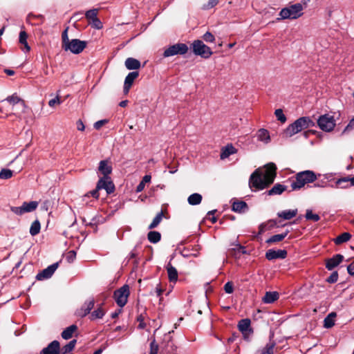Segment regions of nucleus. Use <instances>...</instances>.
I'll list each match as a JSON object with an SVG mask.
<instances>
[{
  "label": "nucleus",
  "instance_id": "obj_43",
  "mask_svg": "<svg viewBox=\"0 0 354 354\" xmlns=\"http://www.w3.org/2000/svg\"><path fill=\"white\" fill-rule=\"evenodd\" d=\"M139 73L138 71H133L129 73L124 80L125 84L133 85L134 80L138 77Z\"/></svg>",
  "mask_w": 354,
  "mask_h": 354
},
{
  "label": "nucleus",
  "instance_id": "obj_24",
  "mask_svg": "<svg viewBox=\"0 0 354 354\" xmlns=\"http://www.w3.org/2000/svg\"><path fill=\"white\" fill-rule=\"evenodd\" d=\"M336 185L341 189H346L349 186H354V176L341 178L336 181Z\"/></svg>",
  "mask_w": 354,
  "mask_h": 354
},
{
  "label": "nucleus",
  "instance_id": "obj_62",
  "mask_svg": "<svg viewBox=\"0 0 354 354\" xmlns=\"http://www.w3.org/2000/svg\"><path fill=\"white\" fill-rule=\"evenodd\" d=\"M151 177L150 175H145L142 180H141L142 183H143L145 185L147 183H149L151 181Z\"/></svg>",
  "mask_w": 354,
  "mask_h": 354
},
{
  "label": "nucleus",
  "instance_id": "obj_55",
  "mask_svg": "<svg viewBox=\"0 0 354 354\" xmlns=\"http://www.w3.org/2000/svg\"><path fill=\"white\" fill-rule=\"evenodd\" d=\"M354 129V118L349 122L347 126L344 128L342 134Z\"/></svg>",
  "mask_w": 354,
  "mask_h": 354
},
{
  "label": "nucleus",
  "instance_id": "obj_23",
  "mask_svg": "<svg viewBox=\"0 0 354 354\" xmlns=\"http://www.w3.org/2000/svg\"><path fill=\"white\" fill-rule=\"evenodd\" d=\"M275 349V342L270 340L264 347L261 349H259L255 354H274Z\"/></svg>",
  "mask_w": 354,
  "mask_h": 354
},
{
  "label": "nucleus",
  "instance_id": "obj_63",
  "mask_svg": "<svg viewBox=\"0 0 354 354\" xmlns=\"http://www.w3.org/2000/svg\"><path fill=\"white\" fill-rule=\"evenodd\" d=\"M225 219H229V220H231V221H234V220H235V216H233V215H225L223 216V218L221 220L220 223H223V220H225Z\"/></svg>",
  "mask_w": 354,
  "mask_h": 354
},
{
  "label": "nucleus",
  "instance_id": "obj_51",
  "mask_svg": "<svg viewBox=\"0 0 354 354\" xmlns=\"http://www.w3.org/2000/svg\"><path fill=\"white\" fill-rule=\"evenodd\" d=\"M219 0H209L207 4L203 6V9L208 10L214 8L218 3Z\"/></svg>",
  "mask_w": 354,
  "mask_h": 354
},
{
  "label": "nucleus",
  "instance_id": "obj_64",
  "mask_svg": "<svg viewBox=\"0 0 354 354\" xmlns=\"http://www.w3.org/2000/svg\"><path fill=\"white\" fill-rule=\"evenodd\" d=\"M122 313V309H118L116 311H115L114 313H113L111 314V317L113 319H115L118 317V315Z\"/></svg>",
  "mask_w": 354,
  "mask_h": 354
},
{
  "label": "nucleus",
  "instance_id": "obj_3",
  "mask_svg": "<svg viewBox=\"0 0 354 354\" xmlns=\"http://www.w3.org/2000/svg\"><path fill=\"white\" fill-rule=\"evenodd\" d=\"M291 183L292 190H299L306 184L315 182L317 179L316 174L311 170L298 172L292 177Z\"/></svg>",
  "mask_w": 354,
  "mask_h": 354
},
{
  "label": "nucleus",
  "instance_id": "obj_14",
  "mask_svg": "<svg viewBox=\"0 0 354 354\" xmlns=\"http://www.w3.org/2000/svg\"><path fill=\"white\" fill-rule=\"evenodd\" d=\"M38 205L37 201L24 202L21 207H11V211L17 215H22L26 212H33Z\"/></svg>",
  "mask_w": 354,
  "mask_h": 354
},
{
  "label": "nucleus",
  "instance_id": "obj_1",
  "mask_svg": "<svg viewBox=\"0 0 354 354\" xmlns=\"http://www.w3.org/2000/svg\"><path fill=\"white\" fill-rule=\"evenodd\" d=\"M277 167L273 162L266 164L263 170L261 168L255 169L250 176V187L255 190H263L269 187L277 176Z\"/></svg>",
  "mask_w": 354,
  "mask_h": 354
},
{
  "label": "nucleus",
  "instance_id": "obj_8",
  "mask_svg": "<svg viewBox=\"0 0 354 354\" xmlns=\"http://www.w3.org/2000/svg\"><path fill=\"white\" fill-rule=\"evenodd\" d=\"M129 295V286L127 284H124L121 288L114 291L113 299H115L118 306L120 308H122L127 304Z\"/></svg>",
  "mask_w": 354,
  "mask_h": 354
},
{
  "label": "nucleus",
  "instance_id": "obj_19",
  "mask_svg": "<svg viewBox=\"0 0 354 354\" xmlns=\"http://www.w3.org/2000/svg\"><path fill=\"white\" fill-rule=\"evenodd\" d=\"M287 254L288 252L285 250H274L270 249L266 252V258L269 261H272L277 259H283L286 258Z\"/></svg>",
  "mask_w": 354,
  "mask_h": 354
},
{
  "label": "nucleus",
  "instance_id": "obj_15",
  "mask_svg": "<svg viewBox=\"0 0 354 354\" xmlns=\"http://www.w3.org/2000/svg\"><path fill=\"white\" fill-rule=\"evenodd\" d=\"M58 266V262L53 263L52 265L48 266L46 268L44 269L41 272H39L36 276V279L37 280H44L50 278L55 270L57 269Z\"/></svg>",
  "mask_w": 354,
  "mask_h": 354
},
{
  "label": "nucleus",
  "instance_id": "obj_34",
  "mask_svg": "<svg viewBox=\"0 0 354 354\" xmlns=\"http://www.w3.org/2000/svg\"><path fill=\"white\" fill-rule=\"evenodd\" d=\"M336 315V313L332 312L325 317L324 320V326L326 328H330L335 325V318Z\"/></svg>",
  "mask_w": 354,
  "mask_h": 354
},
{
  "label": "nucleus",
  "instance_id": "obj_38",
  "mask_svg": "<svg viewBox=\"0 0 354 354\" xmlns=\"http://www.w3.org/2000/svg\"><path fill=\"white\" fill-rule=\"evenodd\" d=\"M27 39H28V34L26 33V32L25 30H21L19 32V42L21 44L24 45V49H26V51H30V47L27 42Z\"/></svg>",
  "mask_w": 354,
  "mask_h": 354
},
{
  "label": "nucleus",
  "instance_id": "obj_6",
  "mask_svg": "<svg viewBox=\"0 0 354 354\" xmlns=\"http://www.w3.org/2000/svg\"><path fill=\"white\" fill-rule=\"evenodd\" d=\"M303 6L299 3H295L290 5L288 7L283 8L279 12L280 18H278V20L280 19H295L300 17L302 15Z\"/></svg>",
  "mask_w": 354,
  "mask_h": 354
},
{
  "label": "nucleus",
  "instance_id": "obj_56",
  "mask_svg": "<svg viewBox=\"0 0 354 354\" xmlns=\"http://www.w3.org/2000/svg\"><path fill=\"white\" fill-rule=\"evenodd\" d=\"M60 103H61V101H60L59 97H56L49 100L48 105L50 107H53V106H55L57 104H59Z\"/></svg>",
  "mask_w": 354,
  "mask_h": 354
},
{
  "label": "nucleus",
  "instance_id": "obj_10",
  "mask_svg": "<svg viewBox=\"0 0 354 354\" xmlns=\"http://www.w3.org/2000/svg\"><path fill=\"white\" fill-rule=\"evenodd\" d=\"M98 171L103 175L99 180L104 181L109 187V183L114 184L109 175L112 172V167L108 160H101L99 163Z\"/></svg>",
  "mask_w": 354,
  "mask_h": 354
},
{
  "label": "nucleus",
  "instance_id": "obj_32",
  "mask_svg": "<svg viewBox=\"0 0 354 354\" xmlns=\"http://www.w3.org/2000/svg\"><path fill=\"white\" fill-rule=\"evenodd\" d=\"M297 214V209H287L282 212H278L277 216L284 220H290Z\"/></svg>",
  "mask_w": 354,
  "mask_h": 354
},
{
  "label": "nucleus",
  "instance_id": "obj_33",
  "mask_svg": "<svg viewBox=\"0 0 354 354\" xmlns=\"http://www.w3.org/2000/svg\"><path fill=\"white\" fill-rule=\"evenodd\" d=\"M77 330V326L75 324L71 325L70 326L65 328L61 335L64 339H69L73 337L74 332Z\"/></svg>",
  "mask_w": 354,
  "mask_h": 354
},
{
  "label": "nucleus",
  "instance_id": "obj_27",
  "mask_svg": "<svg viewBox=\"0 0 354 354\" xmlns=\"http://www.w3.org/2000/svg\"><path fill=\"white\" fill-rule=\"evenodd\" d=\"M228 253L235 258H240L241 254H248L245 247L241 245H237L236 248L230 249Z\"/></svg>",
  "mask_w": 354,
  "mask_h": 354
},
{
  "label": "nucleus",
  "instance_id": "obj_52",
  "mask_svg": "<svg viewBox=\"0 0 354 354\" xmlns=\"http://www.w3.org/2000/svg\"><path fill=\"white\" fill-rule=\"evenodd\" d=\"M224 290L226 293L231 294L233 292L234 287L232 281H228L224 285Z\"/></svg>",
  "mask_w": 354,
  "mask_h": 354
},
{
  "label": "nucleus",
  "instance_id": "obj_16",
  "mask_svg": "<svg viewBox=\"0 0 354 354\" xmlns=\"http://www.w3.org/2000/svg\"><path fill=\"white\" fill-rule=\"evenodd\" d=\"M94 305L95 301L93 299L85 301L82 306L76 310L75 315L80 317H84L91 313V310L93 308Z\"/></svg>",
  "mask_w": 354,
  "mask_h": 354
},
{
  "label": "nucleus",
  "instance_id": "obj_7",
  "mask_svg": "<svg viewBox=\"0 0 354 354\" xmlns=\"http://www.w3.org/2000/svg\"><path fill=\"white\" fill-rule=\"evenodd\" d=\"M192 52L194 55L204 59H208L213 54L211 48L205 45L201 40L196 39L192 44Z\"/></svg>",
  "mask_w": 354,
  "mask_h": 354
},
{
  "label": "nucleus",
  "instance_id": "obj_57",
  "mask_svg": "<svg viewBox=\"0 0 354 354\" xmlns=\"http://www.w3.org/2000/svg\"><path fill=\"white\" fill-rule=\"evenodd\" d=\"M76 257V252L74 250H71L68 252L67 258L69 261H72Z\"/></svg>",
  "mask_w": 354,
  "mask_h": 354
},
{
  "label": "nucleus",
  "instance_id": "obj_5",
  "mask_svg": "<svg viewBox=\"0 0 354 354\" xmlns=\"http://www.w3.org/2000/svg\"><path fill=\"white\" fill-rule=\"evenodd\" d=\"M7 102L8 105L11 106V112L17 117L25 112L26 105L25 101L20 98L16 93L8 96L6 100L1 102Z\"/></svg>",
  "mask_w": 354,
  "mask_h": 354
},
{
  "label": "nucleus",
  "instance_id": "obj_39",
  "mask_svg": "<svg viewBox=\"0 0 354 354\" xmlns=\"http://www.w3.org/2000/svg\"><path fill=\"white\" fill-rule=\"evenodd\" d=\"M147 239L151 243H157L161 239V234L158 231H150L147 234Z\"/></svg>",
  "mask_w": 354,
  "mask_h": 354
},
{
  "label": "nucleus",
  "instance_id": "obj_21",
  "mask_svg": "<svg viewBox=\"0 0 354 354\" xmlns=\"http://www.w3.org/2000/svg\"><path fill=\"white\" fill-rule=\"evenodd\" d=\"M232 210L240 214L244 213L248 210V205L245 201L234 200L232 204Z\"/></svg>",
  "mask_w": 354,
  "mask_h": 354
},
{
  "label": "nucleus",
  "instance_id": "obj_11",
  "mask_svg": "<svg viewBox=\"0 0 354 354\" xmlns=\"http://www.w3.org/2000/svg\"><path fill=\"white\" fill-rule=\"evenodd\" d=\"M188 46L183 43H177L165 50L163 53L164 57L174 56L176 55H185L188 52Z\"/></svg>",
  "mask_w": 354,
  "mask_h": 354
},
{
  "label": "nucleus",
  "instance_id": "obj_22",
  "mask_svg": "<svg viewBox=\"0 0 354 354\" xmlns=\"http://www.w3.org/2000/svg\"><path fill=\"white\" fill-rule=\"evenodd\" d=\"M166 270L169 281L172 283H176L178 278V273L176 268L171 265V262H169L166 266Z\"/></svg>",
  "mask_w": 354,
  "mask_h": 354
},
{
  "label": "nucleus",
  "instance_id": "obj_42",
  "mask_svg": "<svg viewBox=\"0 0 354 354\" xmlns=\"http://www.w3.org/2000/svg\"><path fill=\"white\" fill-rule=\"evenodd\" d=\"M41 224L38 220L33 221L30 227V234L32 236H36L40 232Z\"/></svg>",
  "mask_w": 354,
  "mask_h": 354
},
{
  "label": "nucleus",
  "instance_id": "obj_2",
  "mask_svg": "<svg viewBox=\"0 0 354 354\" xmlns=\"http://www.w3.org/2000/svg\"><path fill=\"white\" fill-rule=\"evenodd\" d=\"M69 27L67 26L62 33V48L65 51H71L74 54H80L87 46V42L78 39H69L68 30Z\"/></svg>",
  "mask_w": 354,
  "mask_h": 354
},
{
  "label": "nucleus",
  "instance_id": "obj_18",
  "mask_svg": "<svg viewBox=\"0 0 354 354\" xmlns=\"http://www.w3.org/2000/svg\"><path fill=\"white\" fill-rule=\"evenodd\" d=\"M39 354H60V343L57 340H53Z\"/></svg>",
  "mask_w": 354,
  "mask_h": 354
},
{
  "label": "nucleus",
  "instance_id": "obj_47",
  "mask_svg": "<svg viewBox=\"0 0 354 354\" xmlns=\"http://www.w3.org/2000/svg\"><path fill=\"white\" fill-rule=\"evenodd\" d=\"M274 114L277 118V120H279L281 123H285L286 121V117L283 114L282 109H278L275 110Z\"/></svg>",
  "mask_w": 354,
  "mask_h": 354
},
{
  "label": "nucleus",
  "instance_id": "obj_25",
  "mask_svg": "<svg viewBox=\"0 0 354 354\" xmlns=\"http://www.w3.org/2000/svg\"><path fill=\"white\" fill-rule=\"evenodd\" d=\"M287 189V187L280 183L275 184L270 189L266 191L265 194L268 196L280 195Z\"/></svg>",
  "mask_w": 354,
  "mask_h": 354
},
{
  "label": "nucleus",
  "instance_id": "obj_30",
  "mask_svg": "<svg viewBox=\"0 0 354 354\" xmlns=\"http://www.w3.org/2000/svg\"><path fill=\"white\" fill-rule=\"evenodd\" d=\"M236 152V148L232 145L228 144L221 150V159L223 160L228 158L230 155L234 154Z\"/></svg>",
  "mask_w": 354,
  "mask_h": 354
},
{
  "label": "nucleus",
  "instance_id": "obj_29",
  "mask_svg": "<svg viewBox=\"0 0 354 354\" xmlns=\"http://www.w3.org/2000/svg\"><path fill=\"white\" fill-rule=\"evenodd\" d=\"M125 66L129 70H137L140 68V62L135 58L129 57L125 60Z\"/></svg>",
  "mask_w": 354,
  "mask_h": 354
},
{
  "label": "nucleus",
  "instance_id": "obj_40",
  "mask_svg": "<svg viewBox=\"0 0 354 354\" xmlns=\"http://www.w3.org/2000/svg\"><path fill=\"white\" fill-rule=\"evenodd\" d=\"M202 196L200 194L194 193L191 194L188 198L187 201L189 205H196L201 203L202 201Z\"/></svg>",
  "mask_w": 354,
  "mask_h": 354
},
{
  "label": "nucleus",
  "instance_id": "obj_44",
  "mask_svg": "<svg viewBox=\"0 0 354 354\" xmlns=\"http://www.w3.org/2000/svg\"><path fill=\"white\" fill-rule=\"evenodd\" d=\"M305 218L306 220H310L315 222L320 220V216L317 214H313L311 209L306 210Z\"/></svg>",
  "mask_w": 354,
  "mask_h": 354
},
{
  "label": "nucleus",
  "instance_id": "obj_61",
  "mask_svg": "<svg viewBox=\"0 0 354 354\" xmlns=\"http://www.w3.org/2000/svg\"><path fill=\"white\" fill-rule=\"evenodd\" d=\"M164 289H162L161 287H160V286L158 285L156 288V295L157 297H160L161 295L162 294V292H164Z\"/></svg>",
  "mask_w": 354,
  "mask_h": 354
},
{
  "label": "nucleus",
  "instance_id": "obj_50",
  "mask_svg": "<svg viewBox=\"0 0 354 354\" xmlns=\"http://www.w3.org/2000/svg\"><path fill=\"white\" fill-rule=\"evenodd\" d=\"M203 39L206 42H214L215 40V37L210 32H206L203 35Z\"/></svg>",
  "mask_w": 354,
  "mask_h": 354
},
{
  "label": "nucleus",
  "instance_id": "obj_13",
  "mask_svg": "<svg viewBox=\"0 0 354 354\" xmlns=\"http://www.w3.org/2000/svg\"><path fill=\"white\" fill-rule=\"evenodd\" d=\"M98 9L93 8L87 10L85 13V17L88 20V24L97 30L102 29L103 26L102 23L97 17Z\"/></svg>",
  "mask_w": 354,
  "mask_h": 354
},
{
  "label": "nucleus",
  "instance_id": "obj_46",
  "mask_svg": "<svg viewBox=\"0 0 354 354\" xmlns=\"http://www.w3.org/2000/svg\"><path fill=\"white\" fill-rule=\"evenodd\" d=\"M13 175V171L9 169H2L0 171V178L9 179Z\"/></svg>",
  "mask_w": 354,
  "mask_h": 354
},
{
  "label": "nucleus",
  "instance_id": "obj_9",
  "mask_svg": "<svg viewBox=\"0 0 354 354\" xmlns=\"http://www.w3.org/2000/svg\"><path fill=\"white\" fill-rule=\"evenodd\" d=\"M105 189L107 194H113L115 192V187L114 184L109 183V187L107 185H105L104 181L102 180H98L96 187L95 189L87 192L84 197L89 198L91 196L93 197L95 199H98L100 196L99 191L100 189Z\"/></svg>",
  "mask_w": 354,
  "mask_h": 354
},
{
  "label": "nucleus",
  "instance_id": "obj_54",
  "mask_svg": "<svg viewBox=\"0 0 354 354\" xmlns=\"http://www.w3.org/2000/svg\"><path fill=\"white\" fill-rule=\"evenodd\" d=\"M108 122L107 120H98L96 122L94 123V128L97 130L100 129L103 125L106 124Z\"/></svg>",
  "mask_w": 354,
  "mask_h": 354
},
{
  "label": "nucleus",
  "instance_id": "obj_59",
  "mask_svg": "<svg viewBox=\"0 0 354 354\" xmlns=\"http://www.w3.org/2000/svg\"><path fill=\"white\" fill-rule=\"evenodd\" d=\"M77 128L79 131H84L85 129L84 124L81 120L77 122Z\"/></svg>",
  "mask_w": 354,
  "mask_h": 354
},
{
  "label": "nucleus",
  "instance_id": "obj_60",
  "mask_svg": "<svg viewBox=\"0 0 354 354\" xmlns=\"http://www.w3.org/2000/svg\"><path fill=\"white\" fill-rule=\"evenodd\" d=\"M145 185L143 183L140 182L136 187V192L138 193V192H142L145 189Z\"/></svg>",
  "mask_w": 354,
  "mask_h": 354
},
{
  "label": "nucleus",
  "instance_id": "obj_41",
  "mask_svg": "<svg viewBox=\"0 0 354 354\" xmlns=\"http://www.w3.org/2000/svg\"><path fill=\"white\" fill-rule=\"evenodd\" d=\"M258 139L261 141L268 142L270 140V133L268 130L261 129L257 133Z\"/></svg>",
  "mask_w": 354,
  "mask_h": 354
},
{
  "label": "nucleus",
  "instance_id": "obj_20",
  "mask_svg": "<svg viewBox=\"0 0 354 354\" xmlns=\"http://www.w3.org/2000/svg\"><path fill=\"white\" fill-rule=\"evenodd\" d=\"M250 324L251 322L250 319H243L239 321L238 328L244 336L250 335L253 333V330L250 327Z\"/></svg>",
  "mask_w": 354,
  "mask_h": 354
},
{
  "label": "nucleus",
  "instance_id": "obj_45",
  "mask_svg": "<svg viewBox=\"0 0 354 354\" xmlns=\"http://www.w3.org/2000/svg\"><path fill=\"white\" fill-rule=\"evenodd\" d=\"M284 239V236L281 234H274L270 238L266 240V243L272 244L278 242H281Z\"/></svg>",
  "mask_w": 354,
  "mask_h": 354
},
{
  "label": "nucleus",
  "instance_id": "obj_26",
  "mask_svg": "<svg viewBox=\"0 0 354 354\" xmlns=\"http://www.w3.org/2000/svg\"><path fill=\"white\" fill-rule=\"evenodd\" d=\"M277 225V221L274 219H270L267 222L262 223L259 226L258 234H262L267 230H270Z\"/></svg>",
  "mask_w": 354,
  "mask_h": 354
},
{
  "label": "nucleus",
  "instance_id": "obj_17",
  "mask_svg": "<svg viewBox=\"0 0 354 354\" xmlns=\"http://www.w3.org/2000/svg\"><path fill=\"white\" fill-rule=\"evenodd\" d=\"M344 257L342 254H337L330 259H326V268L328 270H332L339 266L344 260Z\"/></svg>",
  "mask_w": 354,
  "mask_h": 354
},
{
  "label": "nucleus",
  "instance_id": "obj_4",
  "mask_svg": "<svg viewBox=\"0 0 354 354\" xmlns=\"http://www.w3.org/2000/svg\"><path fill=\"white\" fill-rule=\"evenodd\" d=\"M315 125V122L309 117H301L290 124L283 131V136L289 138L301 131L303 129L314 127Z\"/></svg>",
  "mask_w": 354,
  "mask_h": 354
},
{
  "label": "nucleus",
  "instance_id": "obj_35",
  "mask_svg": "<svg viewBox=\"0 0 354 354\" xmlns=\"http://www.w3.org/2000/svg\"><path fill=\"white\" fill-rule=\"evenodd\" d=\"M103 304H101L100 306L91 313L89 319L94 320L96 319H101L105 314V311L102 308Z\"/></svg>",
  "mask_w": 354,
  "mask_h": 354
},
{
  "label": "nucleus",
  "instance_id": "obj_48",
  "mask_svg": "<svg viewBox=\"0 0 354 354\" xmlns=\"http://www.w3.org/2000/svg\"><path fill=\"white\" fill-rule=\"evenodd\" d=\"M337 279H338V272H337V271H334L326 279V281L329 283H334L337 281Z\"/></svg>",
  "mask_w": 354,
  "mask_h": 354
},
{
  "label": "nucleus",
  "instance_id": "obj_49",
  "mask_svg": "<svg viewBox=\"0 0 354 354\" xmlns=\"http://www.w3.org/2000/svg\"><path fill=\"white\" fill-rule=\"evenodd\" d=\"M158 344H156V340L153 339L150 344V354H158Z\"/></svg>",
  "mask_w": 354,
  "mask_h": 354
},
{
  "label": "nucleus",
  "instance_id": "obj_37",
  "mask_svg": "<svg viewBox=\"0 0 354 354\" xmlns=\"http://www.w3.org/2000/svg\"><path fill=\"white\" fill-rule=\"evenodd\" d=\"M351 238V234L348 232H344L337 236L334 242L336 245H340L345 242L348 241Z\"/></svg>",
  "mask_w": 354,
  "mask_h": 354
},
{
  "label": "nucleus",
  "instance_id": "obj_53",
  "mask_svg": "<svg viewBox=\"0 0 354 354\" xmlns=\"http://www.w3.org/2000/svg\"><path fill=\"white\" fill-rule=\"evenodd\" d=\"M145 317L142 314H140L137 317V321L139 322L138 328L143 329L146 327V324L144 322Z\"/></svg>",
  "mask_w": 354,
  "mask_h": 354
},
{
  "label": "nucleus",
  "instance_id": "obj_12",
  "mask_svg": "<svg viewBox=\"0 0 354 354\" xmlns=\"http://www.w3.org/2000/svg\"><path fill=\"white\" fill-rule=\"evenodd\" d=\"M317 124L322 131L330 132L335 127V121L333 116L324 114L319 117Z\"/></svg>",
  "mask_w": 354,
  "mask_h": 354
},
{
  "label": "nucleus",
  "instance_id": "obj_28",
  "mask_svg": "<svg viewBox=\"0 0 354 354\" xmlns=\"http://www.w3.org/2000/svg\"><path fill=\"white\" fill-rule=\"evenodd\" d=\"M167 214V209L161 210L159 213L156 214V216L153 219L152 222L148 227V229L152 230L158 227V225L160 223L162 220V218L165 216V214Z\"/></svg>",
  "mask_w": 354,
  "mask_h": 354
},
{
  "label": "nucleus",
  "instance_id": "obj_36",
  "mask_svg": "<svg viewBox=\"0 0 354 354\" xmlns=\"http://www.w3.org/2000/svg\"><path fill=\"white\" fill-rule=\"evenodd\" d=\"M76 343L77 340L73 339L65 346L60 347V354H67L71 352L75 348Z\"/></svg>",
  "mask_w": 354,
  "mask_h": 354
},
{
  "label": "nucleus",
  "instance_id": "obj_31",
  "mask_svg": "<svg viewBox=\"0 0 354 354\" xmlns=\"http://www.w3.org/2000/svg\"><path fill=\"white\" fill-rule=\"evenodd\" d=\"M279 297L277 292H266L262 301L265 304H272L277 301Z\"/></svg>",
  "mask_w": 354,
  "mask_h": 354
},
{
  "label": "nucleus",
  "instance_id": "obj_58",
  "mask_svg": "<svg viewBox=\"0 0 354 354\" xmlns=\"http://www.w3.org/2000/svg\"><path fill=\"white\" fill-rule=\"evenodd\" d=\"M347 271L350 275L354 276V263H351L347 266Z\"/></svg>",
  "mask_w": 354,
  "mask_h": 354
}]
</instances>
